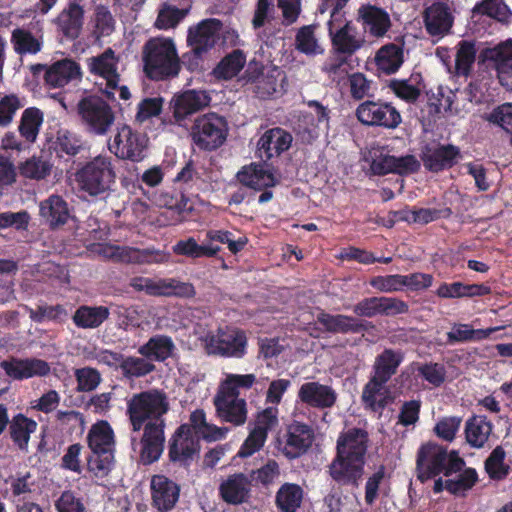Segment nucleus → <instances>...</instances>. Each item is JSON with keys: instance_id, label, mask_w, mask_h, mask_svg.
Here are the masks:
<instances>
[{"instance_id": "nucleus-1", "label": "nucleus", "mask_w": 512, "mask_h": 512, "mask_svg": "<svg viewBox=\"0 0 512 512\" xmlns=\"http://www.w3.org/2000/svg\"><path fill=\"white\" fill-rule=\"evenodd\" d=\"M167 410L165 395L155 390L137 394L130 401V421L134 430L140 429L143 420L152 419L146 423L137 447L140 461L145 465L158 460L163 452L165 438L160 418Z\"/></svg>"}, {"instance_id": "nucleus-2", "label": "nucleus", "mask_w": 512, "mask_h": 512, "mask_svg": "<svg viewBox=\"0 0 512 512\" xmlns=\"http://www.w3.org/2000/svg\"><path fill=\"white\" fill-rule=\"evenodd\" d=\"M368 441V433L360 428H351L339 435L337 454L329 465V474L335 481L359 485L364 474Z\"/></svg>"}, {"instance_id": "nucleus-3", "label": "nucleus", "mask_w": 512, "mask_h": 512, "mask_svg": "<svg viewBox=\"0 0 512 512\" xmlns=\"http://www.w3.org/2000/svg\"><path fill=\"white\" fill-rule=\"evenodd\" d=\"M143 70L153 80H163L179 73L180 61L171 39L152 38L142 52Z\"/></svg>"}, {"instance_id": "nucleus-4", "label": "nucleus", "mask_w": 512, "mask_h": 512, "mask_svg": "<svg viewBox=\"0 0 512 512\" xmlns=\"http://www.w3.org/2000/svg\"><path fill=\"white\" fill-rule=\"evenodd\" d=\"M463 466L464 461L455 452H447L436 443H425L417 452V477L421 482L440 474L450 475L452 472L460 471Z\"/></svg>"}, {"instance_id": "nucleus-5", "label": "nucleus", "mask_w": 512, "mask_h": 512, "mask_svg": "<svg viewBox=\"0 0 512 512\" xmlns=\"http://www.w3.org/2000/svg\"><path fill=\"white\" fill-rule=\"evenodd\" d=\"M77 114L85 129L94 135H105L115 120L111 106L102 97L92 94L77 103Z\"/></svg>"}, {"instance_id": "nucleus-6", "label": "nucleus", "mask_w": 512, "mask_h": 512, "mask_svg": "<svg viewBox=\"0 0 512 512\" xmlns=\"http://www.w3.org/2000/svg\"><path fill=\"white\" fill-rule=\"evenodd\" d=\"M115 173L106 157L98 156L76 173L79 187L91 196H97L110 189Z\"/></svg>"}, {"instance_id": "nucleus-7", "label": "nucleus", "mask_w": 512, "mask_h": 512, "mask_svg": "<svg viewBox=\"0 0 512 512\" xmlns=\"http://www.w3.org/2000/svg\"><path fill=\"white\" fill-rule=\"evenodd\" d=\"M327 27L332 46L340 54L352 55L365 43L364 36L359 35L357 28L346 18L345 13L330 16Z\"/></svg>"}, {"instance_id": "nucleus-8", "label": "nucleus", "mask_w": 512, "mask_h": 512, "mask_svg": "<svg viewBox=\"0 0 512 512\" xmlns=\"http://www.w3.org/2000/svg\"><path fill=\"white\" fill-rule=\"evenodd\" d=\"M205 351L209 355L241 358L246 353L247 338L243 331L219 329L202 338Z\"/></svg>"}, {"instance_id": "nucleus-9", "label": "nucleus", "mask_w": 512, "mask_h": 512, "mask_svg": "<svg viewBox=\"0 0 512 512\" xmlns=\"http://www.w3.org/2000/svg\"><path fill=\"white\" fill-rule=\"evenodd\" d=\"M30 71L35 78L42 76L44 84L50 89L62 88L69 82L82 77L79 63L70 58L58 60L51 65L33 64L30 66Z\"/></svg>"}, {"instance_id": "nucleus-10", "label": "nucleus", "mask_w": 512, "mask_h": 512, "mask_svg": "<svg viewBox=\"0 0 512 512\" xmlns=\"http://www.w3.org/2000/svg\"><path fill=\"white\" fill-rule=\"evenodd\" d=\"M191 136L194 144L200 149H216L226 139V122L216 114L204 115L195 121Z\"/></svg>"}, {"instance_id": "nucleus-11", "label": "nucleus", "mask_w": 512, "mask_h": 512, "mask_svg": "<svg viewBox=\"0 0 512 512\" xmlns=\"http://www.w3.org/2000/svg\"><path fill=\"white\" fill-rule=\"evenodd\" d=\"M358 120L367 126H380L394 129L401 123V115L389 103L381 101H365L356 109Z\"/></svg>"}, {"instance_id": "nucleus-12", "label": "nucleus", "mask_w": 512, "mask_h": 512, "mask_svg": "<svg viewBox=\"0 0 512 512\" xmlns=\"http://www.w3.org/2000/svg\"><path fill=\"white\" fill-rule=\"evenodd\" d=\"M137 291H144L152 296H177L191 298L195 295V289L191 283L181 282L173 278L151 279L137 277L130 282Z\"/></svg>"}, {"instance_id": "nucleus-13", "label": "nucleus", "mask_w": 512, "mask_h": 512, "mask_svg": "<svg viewBox=\"0 0 512 512\" xmlns=\"http://www.w3.org/2000/svg\"><path fill=\"white\" fill-rule=\"evenodd\" d=\"M88 71L106 80V90L104 91L108 99H114V92L118 87L120 75L118 69V57L112 48H107L99 55L92 56L86 60Z\"/></svg>"}, {"instance_id": "nucleus-14", "label": "nucleus", "mask_w": 512, "mask_h": 512, "mask_svg": "<svg viewBox=\"0 0 512 512\" xmlns=\"http://www.w3.org/2000/svg\"><path fill=\"white\" fill-rule=\"evenodd\" d=\"M81 2L82 0H68L52 21L57 32L70 41L76 40L83 29L85 10Z\"/></svg>"}, {"instance_id": "nucleus-15", "label": "nucleus", "mask_w": 512, "mask_h": 512, "mask_svg": "<svg viewBox=\"0 0 512 512\" xmlns=\"http://www.w3.org/2000/svg\"><path fill=\"white\" fill-rule=\"evenodd\" d=\"M222 29L220 20L211 18L199 22L188 30L187 43L198 56L208 52L217 43Z\"/></svg>"}, {"instance_id": "nucleus-16", "label": "nucleus", "mask_w": 512, "mask_h": 512, "mask_svg": "<svg viewBox=\"0 0 512 512\" xmlns=\"http://www.w3.org/2000/svg\"><path fill=\"white\" fill-rule=\"evenodd\" d=\"M314 439L315 433L311 426L293 421L286 428L281 450L287 458L294 459L307 452Z\"/></svg>"}, {"instance_id": "nucleus-17", "label": "nucleus", "mask_w": 512, "mask_h": 512, "mask_svg": "<svg viewBox=\"0 0 512 512\" xmlns=\"http://www.w3.org/2000/svg\"><path fill=\"white\" fill-rule=\"evenodd\" d=\"M246 82L251 84L253 92L260 98H266L278 91L285 79L283 71L278 67L265 68L261 71L256 66H248L245 72Z\"/></svg>"}, {"instance_id": "nucleus-18", "label": "nucleus", "mask_w": 512, "mask_h": 512, "mask_svg": "<svg viewBox=\"0 0 512 512\" xmlns=\"http://www.w3.org/2000/svg\"><path fill=\"white\" fill-rule=\"evenodd\" d=\"M5 374L17 381L33 377H44L50 374L51 368L47 361L38 358L12 357L0 363Z\"/></svg>"}, {"instance_id": "nucleus-19", "label": "nucleus", "mask_w": 512, "mask_h": 512, "mask_svg": "<svg viewBox=\"0 0 512 512\" xmlns=\"http://www.w3.org/2000/svg\"><path fill=\"white\" fill-rule=\"evenodd\" d=\"M423 22L428 35L438 41L450 33L454 17L446 4L436 2L425 9Z\"/></svg>"}, {"instance_id": "nucleus-20", "label": "nucleus", "mask_w": 512, "mask_h": 512, "mask_svg": "<svg viewBox=\"0 0 512 512\" xmlns=\"http://www.w3.org/2000/svg\"><path fill=\"white\" fill-rule=\"evenodd\" d=\"M357 21L365 34L373 38H383L391 28L389 14L374 5H362L357 11Z\"/></svg>"}, {"instance_id": "nucleus-21", "label": "nucleus", "mask_w": 512, "mask_h": 512, "mask_svg": "<svg viewBox=\"0 0 512 512\" xmlns=\"http://www.w3.org/2000/svg\"><path fill=\"white\" fill-rule=\"evenodd\" d=\"M218 416L234 425H242L247 419L246 401L238 395L218 390L214 397Z\"/></svg>"}, {"instance_id": "nucleus-22", "label": "nucleus", "mask_w": 512, "mask_h": 512, "mask_svg": "<svg viewBox=\"0 0 512 512\" xmlns=\"http://www.w3.org/2000/svg\"><path fill=\"white\" fill-rule=\"evenodd\" d=\"M299 400L311 407L326 409L332 407L336 400L335 390L316 381L303 383L298 390Z\"/></svg>"}, {"instance_id": "nucleus-23", "label": "nucleus", "mask_w": 512, "mask_h": 512, "mask_svg": "<svg viewBox=\"0 0 512 512\" xmlns=\"http://www.w3.org/2000/svg\"><path fill=\"white\" fill-rule=\"evenodd\" d=\"M151 492L153 504L161 512L171 510L179 498V487L164 475L152 477Z\"/></svg>"}, {"instance_id": "nucleus-24", "label": "nucleus", "mask_w": 512, "mask_h": 512, "mask_svg": "<svg viewBox=\"0 0 512 512\" xmlns=\"http://www.w3.org/2000/svg\"><path fill=\"white\" fill-rule=\"evenodd\" d=\"M478 477L477 472L473 468L463 467L460 471L452 472L450 475H444L434 481L433 490L438 493L444 489L451 494H463L471 489L476 483Z\"/></svg>"}, {"instance_id": "nucleus-25", "label": "nucleus", "mask_w": 512, "mask_h": 512, "mask_svg": "<svg viewBox=\"0 0 512 512\" xmlns=\"http://www.w3.org/2000/svg\"><path fill=\"white\" fill-rule=\"evenodd\" d=\"M292 143V136L281 128L266 131L258 141V152L262 159L269 160L288 150Z\"/></svg>"}, {"instance_id": "nucleus-26", "label": "nucleus", "mask_w": 512, "mask_h": 512, "mask_svg": "<svg viewBox=\"0 0 512 512\" xmlns=\"http://www.w3.org/2000/svg\"><path fill=\"white\" fill-rule=\"evenodd\" d=\"M10 43L17 55H36L44 46V34L42 30L33 33L26 27H17L12 30Z\"/></svg>"}, {"instance_id": "nucleus-27", "label": "nucleus", "mask_w": 512, "mask_h": 512, "mask_svg": "<svg viewBox=\"0 0 512 512\" xmlns=\"http://www.w3.org/2000/svg\"><path fill=\"white\" fill-rule=\"evenodd\" d=\"M251 491L249 478L237 473L228 476L219 486L222 499L228 504H241L248 500Z\"/></svg>"}, {"instance_id": "nucleus-28", "label": "nucleus", "mask_w": 512, "mask_h": 512, "mask_svg": "<svg viewBox=\"0 0 512 512\" xmlns=\"http://www.w3.org/2000/svg\"><path fill=\"white\" fill-rule=\"evenodd\" d=\"M40 216L51 229H56L67 223L70 211L67 202L59 195H51L39 206Z\"/></svg>"}, {"instance_id": "nucleus-29", "label": "nucleus", "mask_w": 512, "mask_h": 512, "mask_svg": "<svg viewBox=\"0 0 512 512\" xmlns=\"http://www.w3.org/2000/svg\"><path fill=\"white\" fill-rule=\"evenodd\" d=\"M486 60L492 63L497 71L498 78L504 85L506 75H512V39L503 41L492 48H487L483 52Z\"/></svg>"}, {"instance_id": "nucleus-30", "label": "nucleus", "mask_w": 512, "mask_h": 512, "mask_svg": "<svg viewBox=\"0 0 512 512\" xmlns=\"http://www.w3.org/2000/svg\"><path fill=\"white\" fill-rule=\"evenodd\" d=\"M237 178L240 183L255 190L274 186L276 183L274 174L265 163H253L244 167L238 172Z\"/></svg>"}, {"instance_id": "nucleus-31", "label": "nucleus", "mask_w": 512, "mask_h": 512, "mask_svg": "<svg viewBox=\"0 0 512 512\" xmlns=\"http://www.w3.org/2000/svg\"><path fill=\"white\" fill-rule=\"evenodd\" d=\"M459 156V149L453 145L428 148L423 155V163L430 171L438 172L452 167Z\"/></svg>"}, {"instance_id": "nucleus-32", "label": "nucleus", "mask_w": 512, "mask_h": 512, "mask_svg": "<svg viewBox=\"0 0 512 512\" xmlns=\"http://www.w3.org/2000/svg\"><path fill=\"white\" fill-rule=\"evenodd\" d=\"M8 427L14 445L19 450L27 452L31 434L37 430V422L23 413H18L9 419Z\"/></svg>"}, {"instance_id": "nucleus-33", "label": "nucleus", "mask_w": 512, "mask_h": 512, "mask_svg": "<svg viewBox=\"0 0 512 512\" xmlns=\"http://www.w3.org/2000/svg\"><path fill=\"white\" fill-rule=\"evenodd\" d=\"M505 326H496L486 329H474L465 323H454L447 332V344L454 345L465 342H479L487 339L492 333L504 329Z\"/></svg>"}, {"instance_id": "nucleus-34", "label": "nucleus", "mask_w": 512, "mask_h": 512, "mask_svg": "<svg viewBox=\"0 0 512 512\" xmlns=\"http://www.w3.org/2000/svg\"><path fill=\"white\" fill-rule=\"evenodd\" d=\"M110 315L106 306H79L72 315V321L80 329H96L100 327Z\"/></svg>"}, {"instance_id": "nucleus-35", "label": "nucleus", "mask_w": 512, "mask_h": 512, "mask_svg": "<svg viewBox=\"0 0 512 512\" xmlns=\"http://www.w3.org/2000/svg\"><path fill=\"white\" fill-rule=\"evenodd\" d=\"M209 102L210 97L204 91H185L174 99V114L182 119L206 107Z\"/></svg>"}, {"instance_id": "nucleus-36", "label": "nucleus", "mask_w": 512, "mask_h": 512, "mask_svg": "<svg viewBox=\"0 0 512 512\" xmlns=\"http://www.w3.org/2000/svg\"><path fill=\"white\" fill-rule=\"evenodd\" d=\"M87 444L90 451H114V432L106 420H99L91 426L87 434Z\"/></svg>"}, {"instance_id": "nucleus-37", "label": "nucleus", "mask_w": 512, "mask_h": 512, "mask_svg": "<svg viewBox=\"0 0 512 512\" xmlns=\"http://www.w3.org/2000/svg\"><path fill=\"white\" fill-rule=\"evenodd\" d=\"M387 381L371 376L363 388L362 401L372 411L382 410L388 403Z\"/></svg>"}, {"instance_id": "nucleus-38", "label": "nucleus", "mask_w": 512, "mask_h": 512, "mask_svg": "<svg viewBox=\"0 0 512 512\" xmlns=\"http://www.w3.org/2000/svg\"><path fill=\"white\" fill-rule=\"evenodd\" d=\"M198 441L190 436V429L181 426L170 447V457L173 460L186 461L198 452Z\"/></svg>"}, {"instance_id": "nucleus-39", "label": "nucleus", "mask_w": 512, "mask_h": 512, "mask_svg": "<svg viewBox=\"0 0 512 512\" xmlns=\"http://www.w3.org/2000/svg\"><path fill=\"white\" fill-rule=\"evenodd\" d=\"M402 361V352L392 349H385L375 358L372 375L382 381L388 382L397 372V369Z\"/></svg>"}, {"instance_id": "nucleus-40", "label": "nucleus", "mask_w": 512, "mask_h": 512, "mask_svg": "<svg viewBox=\"0 0 512 512\" xmlns=\"http://www.w3.org/2000/svg\"><path fill=\"white\" fill-rule=\"evenodd\" d=\"M377 68L386 73H395L403 63V50L400 46L390 43L381 47L375 55Z\"/></svg>"}, {"instance_id": "nucleus-41", "label": "nucleus", "mask_w": 512, "mask_h": 512, "mask_svg": "<svg viewBox=\"0 0 512 512\" xmlns=\"http://www.w3.org/2000/svg\"><path fill=\"white\" fill-rule=\"evenodd\" d=\"M53 164L44 156H32L20 163L18 170L25 179L41 181L47 179L52 172Z\"/></svg>"}, {"instance_id": "nucleus-42", "label": "nucleus", "mask_w": 512, "mask_h": 512, "mask_svg": "<svg viewBox=\"0 0 512 512\" xmlns=\"http://www.w3.org/2000/svg\"><path fill=\"white\" fill-rule=\"evenodd\" d=\"M316 26L305 25L299 28L295 35V49L307 56H316L324 53V48L316 37Z\"/></svg>"}, {"instance_id": "nucleus-43", "label": "nucleus", "mask_w": 512, "mask_h": 512, "mask_svg": "<svg viewBox=\"0 0 512 512\" xmlns=\"http://www.w3.org/2000/svg\"><path fill=\"white\" fill-rule=\"evenodd\" d=\"M491 432L492 424L483 416H474L466 422V440L473 447H483Z\"/></svg>"}, {"instance_id": "nucleus-44", "label": "nucleus", "mask_w": 512, "mask_h": 512, "mask_svg": "<svg viewBox=\"0 0 512 512\" xmlns=\"http://www.w3.org/2000/svg\"><path fill=\"white\" fill-rule=\"evenodd\" d=\"M475 44L462 40L456 46L454 74L458 77H468L476 58Z\"/></svg>"}, {"instance_id": "nucleus-45", "label": "nucleus", "mask_w": 512, "mask_h": 512, "mask_svg": "<svg viewBox=\"0 0 512 512\" xmlns=\"http://www.w3.org/2000/svg\"><path fill=\"white\" fill-rule=\"evenodd\" d=\"M26 311L31 321L35 323L51 321L54 323L61 324L64 323L69 316L67 309L62 304H42L38 305L35 309L27 307Z\"/></svg>"}, {"instance_id": "nucleus-46", "label": "nucleus", "mask_w": 512, "mask_h": 512, "mask_svg": "<svg viewBox=\"0 0 512 512\" xmlns=\"http://www.w3.org/2000/svg\"><path fill=\"white\" fill-rule=\"evenodd\" d=\"M56 426L64 433L80 436L85 430V417L76 410H58L55 414Z\"/></svg>"}, {"instance_id": "nucleus-47", "label": "nucleus", "mask_w": 512, "mask_h": 512, "mask_svg": "<svg viewBox=\"0 0 512 512\" xmlns=\"http://www.w3.org/2000/svg\"><path fill=\"white\" fill-rule=\"evenodd\" d=\"M42 123L43 113L40 109L26 108L20 119L19 133L27 142L33 143L39 134Z\"/></svg>"}, {"instance_id": "nucleus-48", "label": "nucleus", "mask_w": 512, "mask_h": 512, "mask_svg": "<svg viewBox=\"0 0 512 512\" xmlns=\"http://www.w3.org/2000/svg\"><path fill=\"white\" fill-rule=\"evenodd\" d=\"M303 498L302 488L293 483L283 484L276 494V505L281 512H296Z\"/></svg>"}, {"instance_id": "nucleus-49", "label": "nucleus", "mask_w": 512, "mask_h": 512, "mask_svg": "<svg viewBox=\"0 0 512 512\" xmlns=\"http://www.w3.org/2000/svg\"><path fill=\"white\" fill-rule=\"evenodd\" d=\"M173 349L174 343L170 337L158 335L141 346L139 353L148 359L163 361L171 356Z\"/></svg>"}, {"instance_id": "nucleus-50", "label": "nucleus", "mask_w": 512, "mask_h": 512, "mask_svg": "<svg viewBox=\"0 0 512 512\" xmlns=\"http://www.w3.org/2000/svg\"><path fill=\"white\" fill-rule=\"evenodd\" d=\"M317 322L321 324L324 329L332 333H347L359 331L360 325L352 317L346 315H330L327 313H320L317 316Z\"/></svg>"}, {"instance_id": "nucleus-51", "label": "nucleus", "mask_w": 512, "mask_h": 512, "mask_svg": "<svg viewBox=\"0 0 512 512\" xmlns=\"http://www.w3.org/2000/svg\"><path fill=\"white\" fill-rule=\"evenodd\" d=\"M177 255H183L191 258H200L203 256L211 257L220 251V247L212 243L199 245L194 238L178 241L172 248Z\"/></svg>"}, {"instance_id": "nucleus-52", "label": "nucleus", "mask_w": 512, "mask_h": 512, "mask_svg": "<svg viewBox=\"0 0 512 512\" xmlns=\"http://www.w3.org/2000/svg\"><path fill=\"white\" fill-rule=\"evenodd\" d=\"M114 465V451H91L87 457V470L97 478L106 477Z\"/></svg>"}, {"instance_id": "nucleus-53", "label": "nucleus", "mask_w": 512, "mask_h": 512, "mask_svg": "<svg viewBox=\"0 0 512 512\" xmlns=\"http://www.w3.org/2000/svg\"><path fill=\"white\" fill-rule=\"evenodd\" d=\"M92 34L97 41L109 36L115 29V19L106 6L98 5L94 10Z\"/></svg>"}, {"instance_id": "nucleus-54", "label": "nucleus", "mask_w": 512, "mask_h": 512, "mask_svg": "<svg viewBox=\"0 0 512 512\" xmlns=\"http://www.w3.org/2000/svg\"><path fill=\"white\" fill-rule=\"evenodd\" d=\"M246 57L241 50H234L227 55L215 68L214 73L217 77L231 79L236 76L244 67Z\"/></svg>"}, {"instance_id": "nucleus-55", "label": "nucleus", "mask_w": 512, "mask_h": 512, "mask_svg": "<svg viewBox=\"0 0 512 512\" xmlns=\"http://www.w3.org/2000/svg\"><path fill=\"white\" fill-rule=\"evenodd\" d=\"M322 71L338 85L350 76L348 61L341 55H334L327 58L322 66Z\"/></svg>"}, {"instance_id": "nucleus-56", "label": "nucleus", "mask_w": 512, "mask_h": 512, "mask_svg": "<svg viewBox=\"0 0 512 512\" xmlns=\"http://www.w3.org/2000/svg\"><path fill=\"white\" fill-rule=\"evenodd\" d=\"M74 376L77 382L76 391L78 392H92L102 381L100 372L92 367L78 368L74 371Z\"/></svg>"}, {"instance_id": "nucleus-57", "label": "nucleus", "mask_w": 512, "mask_h": 512, "mask_svg": "<svg viewBox=\"0 0 512 512\" xmlns=\"http://www.w3.org/2000/svg\"><path fill=\"white\" fill-rule=\"evenodd\" d=\"M256 382L254 374H226L225 379L221 382L219 390L235 394L239 396L240 389H249Z\"/></svg>"}, {"instance_id": "nucleus-58", "label": "nucleus", "mask_w": 512, "mask_h": 512, "mask_svg": "<svg viewBox=\"0 0 512 512\" xmlns=\"http://www.w3.org/2000/svg\"><path fill=\"white\" fill-rule=\"evenodd\" d=\"M82 148L80 137L68 130H60L57 133V140L54 143V150L65 153L68 156H75Z\"/></svg>"}, {"instance_id": "nucleus-59", "label": "nucleus", "mask_w": 512, "mask_h": 512, "mask_svg": "<svg viewBox=\"0 0 512 512\" xmlns=\"http://www.w3.org/2000/svg\"><path fill=\"white\" fill-rule=\"evenodd\" d=\"M505 451L496 447L485 461V469L493 479H502L508 474V467L504 464Z\"/></svg>"}, {"instance_id": "nucleus-60", "label": "nucleus", "mask_w": 512, "mask_h": 512, "mask_svg": "<svg viewBox=\"0 0 512 512\" xmlns=\"http://www.w3.org/2000/svg\"><path fill=\"white\" fill-rule=\"evenodd\" d=\"M24 103L15 94L5 95L0 100V127L8 126Z\"/></svg>"}, {"instance_id": "nucleus-61", "label": "nucleus", "mask_w": 512, "mask_h": 512, "mask_svg": "<svg viewBox=\"0 0 512 512\" xmlns=\"http://www.w3.org/2000/svg\"><path fill=\"white\" fill-rule=\"evenodd\" d=\"M186 14V10L166 5L159 11L155 24L159 29L173 28L186 16Z\"/></svg>"}, {"instance_id": "nucleus-62", "label": "nucleus", "mask_w": 512, "mask_h": 512, "mask_svg": "<svg viewBox=\"0 0 512 512\" xmlns=\"http://www.w3.org/2000/svg\"><path fill=\"white\" fill-rule=\"evenodd\" d=\"M350 94L355 100L371 96L372 81L362 73L356 72L348 77Z\"/></svg>"}, {"instance_id": "nucleus-63", "label": "nucleus", "mask_w": 512, "mask_h": 512, "mask_svg": "<svg viewBox=\"0 0 512 512\" xmlns=\"http://www.w3.org/2000/svg\"><path fill=\"white\" fill-rule=\"evenodd\" d=\"M486 120L512 134V103H504L486 116Z\"/></svg>"}, {"instance_id": "nucleus-64", "label": "nucleus", "mask_w": 512, "mask_h": 512, "mask_svg": "<svg viewBox=\"0 0 512 512\" xmlns=\"http://www.w3.org/2000/svg\"><path fill=\"white\" fill-rule=\"evenodd\" d=\"M57 512H85V506L81 498L71 490H65L55 502Z\"/></svg>"}]
</instances>
